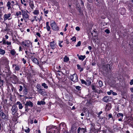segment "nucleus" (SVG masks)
Returning <instances> with one entry per match:
<instances>
[{
    "instance_id": "obj_15",
    "label": "nucleus",
    "mask_w": 133,
    "mask_h": 133,
    "mask_svg": "<svg viewBox=\"0 0 133 133\" xmlns=\"http://www.w3.org/2000/svg\"><path fill=\"white\" fill-rule=\"evenodd\" d=\"M31 60L32 62L35 64L38 65L39 64L38 61L36 58L34 57H32L31 58Z\"/></svg>"
},
{
    "instance_id": "obj_56",
    "label": "nucleus",
    "mask_w": 133,
    "mask_h": 133,
    "mask_svg": "<svg viewBox=\"0 0 133 133\" xmlns=\"http://www.w3.org/2000/svg\"><path fill=\"white\" fill-rule=\"evenodd\" d=\"M77 69H80L81 68V66H80L79 65V64H77Z\"/></svg>"
},
{
    "instance_id": "obj_49",
    "label": "nucleus",
    "mask_w": 133,
    "mask_h": 133,
    "mask_svg": "<svg viewBox=\"0 0 133 133\" xmlns=\"http://www.w3.org/2000/svg\"><path fill=\"white\" fill-rule=\"evenodd\" d=\"M36 35L38 36L39 37H41V35L40 33L39 32H37L36 33Z\"/></svg>"
},
{
    "instance_id": "obj_14",
    "label": "nucleus",
    "mask_w": 133,
    "mask_h": 133,
    "mask_svg": "<svg viewBox=\"0 0 133 133\" xmlns=\"http://www.w3.org/2000/svg\"><path fill=\"white\" fill-rule=\"evenodd\" d=\"M109 67V70H111L112 69V64L110 63L109 64H106L104 65V67Z\"/></svg>"
},
{
    "instance_id": "obj_38",
    "label": "nucleus",
    "mask_w": 133,
    "mask_h": 133,
    "mask_svg": "<svg viewBox=\"0 0 133 133\" xmlns=\"http://www.w3.org/2000/svg\"><path fill=\"white\" fill-rule=\"evenodd\" d=\"M81 82L82 84H84L85 85H86L87 84V82L86 81H85L83 79H81Z\"/></svg>"
},
{
    "instance_id": "obj_9",
    "label": "nucleus",
    "mask_w": 133,
    "mask_h": 133,
    "mask_svg": "<svg viewBox=\"0 0 133 133\" xmlns=\"http://www.w3.org/2000/svg\"><path fill=\"white\" fill-rule=\"evenodd\" d=\"M14 66H15V71H19L21 67L20 65H17L16 64H14L12 65V67L13 68H14Z\"/></svg>"
},
{
    "instance_id": "obj_46",
    "label": "nucleus",
    "mask_w": 133,
    "mask_h": 133,
    "mask_svg": "<svg viewBox=\"0 0 133 133\" xmlns=\"http://www.w3.org/2000/svg\"><path fill=\"white\" fill-rule=\"evenodd\" d=\"M2 42H3V44H6V42L5 40L4 39V38H3Z\"/></svg>"
},
{
    "instance_id": "obj_27",
    "label": "nucleus",
    "mask_w": 133,
    "mask_h": 133,
    "mask_svg": "<svg viewBox=\"0 0 133 133\" xmlns=\"http://www.w3.org/2000/svg\"><path fill=\"white\" fill-rule=\"evenodd\" d=\"M108 116L109 118H112V119L113 121V122H114V121L115 120L114 118L112 116V115L111 114H109Z\"/></svg>"
},
{
    "instance_id": "obj_18",
    "label": "nucleus",
    "mask_w": 133,
    "mask_h": 133,
    "mask_svg": "<svg viewBox=\"0 0 133 133\" xmlns=\"http://www.w3.org/2000/svg\"><path fill=\"white\" fill-rule=\"evenodd\" d=\"M16 104L18 105L19 108V109H21L23 108V106L22 103H21L20 102H18L16 103Z\"/></svg>"
},
{
    "instance_id": "obj_13",
    "label": "nucleus",
    "mask_w": 133,
    "mask_h": 133,
    "mask_svg": "<svg viewBox=\"0 0 133 133\" xmlns=\"http://www.w3.org/2000/svg\"><path fill=\"white\" fill-rule=\"evenodd\" d=\"M24 85L23 88L24 89L23 90V94L24 95H26L28 93V89Z\"/></svg>"
},
{
    "instance_id": "obj_54",
    "label": "nucleus",
    "mask_w": 133,
    "mask_h": 133,
    "mask_svg": "<svg viewBox=\"0 0 133 133\" xmlns=\"http://www.w3.org/2000/svg\"><path fill=\"white\" fill-rule=\"evenodd\" d=\"M6 44L7 45H10L11 44V43L10 42H8V41H7L6 42Z\"/></svg>"
},
{
    "instance_id": "obj_61",
    "label": "nucleus",
    "mask_w": 133,
    "mask_h": 133,
    "mask_svg": "<svg viewBox=\"0 0 133 133\" xmlns=\"http://www.w3.org/2000/svg\"><path fill=\"white\" fill-rule=\"evenodd\" d=\"M22 48L21 46H20L19 47V51H22Z\"/></svg>"
},
{
    "instance_id": "obj_32",
    "label": "nucleus",
    "mask_w": 133,
    "mask_h": 133,
    "mask_svg": "<svg viewBox=\"0 0 133 133\" xmlns=\"http://www.w3.org/2000/svg\"><path fill=\"white\" fill-rule=\"evenodd\" d=\"M76 89L78 90V91H80L81 90V87L79 86H76L75 87Z\"/></svg>"
},
{
    "instance_id": "obj_31",
    "label": "nucleus",
    "mask_w": 133,
    "mask_h": 133,
    "mask_svg": "<svg viewBox=\"0 0 133 133\" xmlns=\"http://www.w3.org/2000/svg\"><path fill=\"white\" fill-rule=\"evenodd\" d=\"M26 128V129H25V131L26 133H29L30 131V129L28 128Z\"/></svg>"
},
{
    "instance_id": "obj_55",
    "label": "nucleus",
    "mask_w": 133,
    "mask_h": 133,
    "mask_svg": "<svg viewBox=\"0 0 133 133\" xmlns=\"http://www.w3.org/2000/svg\"><path fill=\"white\" fill-rule=\"evenodd\" d=\"M76 29L77 31H79L80 30V28L78 26H77L76 28Z\"/></svg>"
},
{
    "instance_id": "obj_45",
    "label": "nucleus",
    "mask_w": 133,
    "mask_h": 133,
    "mask_svg": "<svg viewBox=\"0 0 133 133\" xmlns=\"http://www.w3.org/2000/svg\"><path fill=\"white\" fill-rule=\"evenodd\" d=\"M30 6L31 8L32 9H33L34 7V5L33 4H30Z\"/></svg>"
},
{
    "instance_id": "obj_33",
    "label": "nucleus",
    "mask_w": 133,
    "mask_h": 133,
    "mask_svg": "<svg viewBox=\"0 0 133 133\" xmlns=\"http://www.w3.org/2000/svg\"><path fill=\"white\" fill-rule=\"evenodd\" d=\"M22 13V12H21L20 11L17 12L16 13V15L17 16H18L19 15H21Z\"/></svg>"
},
{
    "instance_id": "obj_29",
    "label": "nucleus",
    "mask_w": 133,
    "mask_h": 133,
    "mask_svg": "<svg viewBox=\"0 0 133 133\" xmlns=\"http://www.w3.org/2000/svg\"><path fill=\"white\" fill-rule=\"evenodd\" d=\"M44 11L45 16H47L46 15V14L48 13L49 12L48 10H45V9H44Z\"/></svg>"
},
{
    "instance_id": "obj_21",
    "label": "nucleus",
    "mask_w": 133,
    "mask_h": 133,
    "mask_svg": "<svg viewBox=\"0 0 133 133\" xmlns=\"http://www.w3.org/2000/svg\"><path fill=\"white\" fill-rule=\"evenodd\" d=\"M16 52L15 51V50L14 49H12L11 50L10 52V53L11 54L12 56H14L15 55Z\"/></svg>"
},
{
    "instance_id": "obj_24",
    "label": "nucleus",
    "mask_w": 133,
    "mask_h": 133,
    "mask_svg": "<svg viewBox=\"0 0 133 133\" xmlns=\"http://www.w3.org/2000/svg\"><path fill=\"white\" fill-rule=\"evenodd\" d=\"M69 60V58L67 57L66 56H65L64 58V62H68Z\"/></svg>"
},
{
    "instance_id": "obj_23",
    "label": "nucleus",
    "mask_w": 133,
    "mask_h": 133,
    "mask_svg": "<svg viewBox=\"0 0 133 133\" xmlns=\"http://www.w3.org/2000/svg\"><path fill=\"white\" fill-rule=\"evenodd\" d=\"M86 56L85 55H80V57H79V60H82L83 61L85 58Z\"/></svg>"
},
{
    "instance_id": "obj_53",
    "label": "nucleus",
    "mask_w": 133,
    "mask_h": 133,
    "mask_svg": "<svg viewBox=\"0 0 133 133\" xmlns=\"http://www.w3.org/2000/svg\"><path fill=\"white\" fill-rule=\"evenodd\" d=\"M81 129V128L80 127H79L77 129V133H79L80 130Z\"/></svg>"
},
{
    "instance_id": "obj_62",
    "label": "nucleus",
    "mask_w": 133,
    "mask_h": 133,
    "mask_svg": "<svg viewBox=\"0 0 133 133\" xmlns=\"http://www.w3.org/2000/svg\"><path fill=\"white\" fill-rule=\"evenodd\" d=\"M88 48L90 50H91L92 49V47L90 46H89L88 47Z\"/></svg>"
},
{
    "instance_id": "obj_36",
    "label": "nucleus",
    "mask_w": 133,
    "mask_h": 133,
    "mask_svg": "<svg viewBox=\"0 0 133 133\" xmlns=\"http://www.w3.org/2000/svg\"><path fill=\"white\" fill-rule=\"evenodd\" d=\"M87 84H86V85H87V86H89L91 84V82L90 81H87Z\"/></svg>"
},
{
    "instance_id": "obj_6",
    "label": "nucleus",
    "mask_w": 133,
    "mask_h": 133,
    "mask_svg": "<svg viewBox=\"0 0 133 133\" xmlns=\"http://www.w3.org/2000/svg\"><path fill=\"white\" fill-rule=\"evenodd\" d=\"M70 77L71 80L74 82H76L78 81L77 76L76 74H74L73 75H71Z\"/></svg>"
},
{
    "instance_id": "obj_39",
    "label": "nucleus",
    "mask_w": 133,
    "mask_h": 133,
    "mask_svg": "<svg viewBox=\"0 0 133 133\" xmlns=\"http://www.w3.org/2000/svg\"><path fill=\"white\" fill-rule=\"evenodd\" d=\"M81 45V42L80 41H79L77 44L76 45V47L79 46H80Z\"/></svg>"
},
{
    "instance_id": "obj_17",
    "label": "nucleus",
    "mask_w": 133,
    "mask_h": 133,
    "mask_svg": "<svg viewBox=\"0 0 133 133\" xmlns=\"http://www.w3.org/2000/svg\"><path fill=\"white\" fill-rule=\"evenodd\" d=\"M12 78L13 80L15 81H18V79L17 77L14 75H12Z\"/></svg>"
},
{
    "instance_id": "obj_22",
    "label": "nucleus",
    "mask_w": 133,
    "mask_h": 133,
    "mask_svg": "<svg viewBox=\"0 0 133 133\" xmlns=\"http://www.w3.org/2000/svg\"><path fill=\"white\" fill-rule=\"evenodd\" d=\"M5 53V51L1 48H0V55H4Z\"/></svg>"
},
{
    "instance_id": "obj_57",
    "label": "nucleus",
    "mask_w": 133,
    "mask_h": 133,
    "mask_svg": "<svg viewBox=\"0 0 133 133\" xmlns=\"http://www.w3.org/2000/svg\"><path fill=\"white\" fill-rule=\"evenodd\" d=\"M111 91H112V90H110L109 92H107V94L108 95H110L112 93V92H111Z\"/></svg>"
},
{
    "instance_id": "obj_47",
    "label": "nucleus",
    "mask_w": 133,
    "mask_h": 133,
    "mask_svg": "<svg viewBox=\"0 0 133 133\" xmlns=\"http://www.w3.org/2000/svg\"><path fill=\"white\" fill-rule=\"evenodd\" d=\"M104 99L105 100H109V97H108L106 96V97H105L103 98V99Z\"/></svg>"
},
{
    "instance_id": "obj_35",
    "label": "nucleus",
    "mask_w": 133,
    "mask_h": 133,
    "mask_svg": "<svg viewBox=\"0 0 133 133\" xmlns=\"http://www.w3.org/2000/svg\"><path fill=\"white\" fill-rule=\"evenodd\" d=\"M103 68L106 71V72H109V67H104V65L103 66Z\"/></svg>"
},
{
    "instance_id": "obj_7",
    "label": "nucleus",
    "mask_w": 133,
    "mask_h": 133,
    "mask_svg": "<svg viewBox=\"0 0 133 133\" xmlns=\"http://www.w3.org/2000/svg\"><path fill=\"white\" fill-rule=\"evenodd\" d=\"M11 16L10 13H8V14H5L4 15V20L5 21L6 20H10L12 18H10Z\"/></svg>"
},
{
    "instance_id": "obj_60",
    "label": "nucleus",
    "mask_w": 133,
    "mask_h": 133,
    "mask_svg": "<svg viewBox=\"0 0 133 133\" xmlns=\"http://www.w3.org/2000/svg\"><path fill=\"white\" fill-rule=\"evenodd\" d=\"M103 133H106L107 132V130H104L102 131Z\"/></svg>"
},
{
    "instance_id": "obj_43",
    "label": "nucleus",
    "mask_w": 133,
    "mask_h": 133,
    "mask_svg": "<svg viewBox=\"0 0 133 133\" xmlns=\"http://www.w3.org/2000/svg\"><path fill=\"white\" fill-rule=\"evenodd\" d=\"M111 92H112L111 94L114 95H117V93L115 92H113V91L112 90L111 91Z\"/></svg>"
},
{
    "instance_id": "obj_10",
    "label": "nucleus",
    "mask_w": 133,
    "mask_h": 133,
    "mask_svg": "<svg viewBox=\"0 0 133 133\" xmlns=\"http://www.w3.org/2000/svg\"><path fill=\"white\" fill-rule=\"evenodd\" d=\"M0 116L3 119H6V115L4 113L3 111L1 110H0Z\"/></svg>"
},
{
    "instance_id": "obj_28",
    "label": "nucleus",
    "mask_w": 133,
    "mask_h": 133,
    "mask_svg": "<svg viewBox=\"0 0 133 133\" xmlns=\"http://www.w3.org/2000/svg\"><path fill=\"white\" fill-rule=\"evenodd\" d=\"M117 117H119L120 116L121 117V118H123V114L121 113H118L117 115Z\"/></svg>"
},
{
    "instance_id": "obj_30",
    "label": "nucleus",
    "mask_w": 133,
    "mask_h": 133,
    "mask_svg": "<svg viewBox=\"0 0 133 133\" xmlns=\"http://www.w3.org/2000/svg\"><path fill=\"white\" fill-rule=\"evenodd\" d=\"M107 129H108V131L110 132L111 133H113V131L109 127H107Z\"/></svg>"
},
{
    "instance_id": "obj_4",
    "label": "nucleus",
    "mask_w": 133,
    "mask_h": 133,
    "mask_svg": "<svg viewBox=\"0 0 133 133\" xmlns=\"http://www.w3.org/2000/svg\"><path fill=\"white\" fill-rule=\"evenodd\" d=\"M52 21V23L51 24V26L52 29L55 31H57L59 30V27L56 25V23L54 21Z\"/></svg>"
},
{
    "instance_id": "obj_59",
    "label": "nucleus",
    "mask_w": 133,
    "mask_h": 133,
    "mask_svg": "<svg viewBox=\"0 0 133 133\" xmlns=\"http://www.w3.org/2000/svg\"><path fill=\"white\" fill-rule=\"evenodd\" d=\"M21 3L22 4H24V5L25 6H26V3L24 4L23 3V2L22 1V0H21Z\"/></svg>"
},
{
    "instance_id": "obj_52",
    "label": "nucleus",
    "mask_w": 133,
    "mask_h": 133,
    "mask_svg": "<svg viewBox=\"0 0 133 133\" xmlns=\"http://www.w3.org/2000/svg\"><path fill=\"white\" fill-rule=\"evenodd\" d=\"M130 84L131 85H132L133 84V79L131 80L130 82Z\"/></svg>"
},
{
    "instance_id": "obj_64",
    "label": "nucleus",
    "mask_w": 133,
    "mask_h": 133,
    "mask_svg": "<svg viewBox=\"0 0 133 133\" xmlns=\"http://www.w3.org/2000/svg\"><path fill=\"white\" fill-rule=\"evenodd\" d=\"M130 90L132 92H133V87L130 88Z\"/></svg>"
},
{
    "instance_id": "obj_34",
    "label": "nucleus",
    "mask_w": 133,
    "mask_h": 133,
    "mask_svg": "<svg viewBox=\"0 0 133 133\" xmlns=\"http://www.w3.org/2000/svg\"><path fill=\"white\" fill-rule=\"evenodd\" d=\"M71 39L72 41H74L75 42L76 41V38L75 36H74L72 38H71Z\"/></svg>"
},
{
    "instance_id": "obj_40",
    "label": "nucleus",
    "mask_w": 133,
    "mask_h": 133,
    "mask_svg": "<svg viewBox=\"0 0 133 133\" xmlns=\"http://www.w3.org/2000/svg\"><path fill=\"white\" fill-rule=\"evenodd\" d=\"M107 34H109L110 33V30L108 29H106L104 31Z\"/></svg>"
},
{
    "instance_id": "obj_2",
    "label": "nucleus",
    "mask_w": 133,
    "mask_h": 133,
    "mask_svg": "<svg viewBox=\"0 0 133 133\" xmlns=\"http://www.w3.org/2000/svg\"><path fill=\"white\" fill-rule=\"evenodd\" d=\"M22 13L23 17L24 20H28L29 19V16L27 14L26 11L25 10H21ZM25 22H26V21H25Z\"/></svg>"
},
{
    "instance_id": "obj_12",
    "label": "nucleus",
    "mask_w": 133,
    "mask_h": 133,
    "mask_svg": "<svg viewBox=\"0 0 133 133\" xmlns=\"http://www.w3.org/2000/svg\"><path fill=\"white\" fill-rule=\"evenodd\" d=\"M14 5V4H11V3L9 1L6 4V6L8 7V10L11 9V6H13Z\"/></svg>"
},
{
    "instance_id": "obj_16",
    "label": "nucleus",
    "mask_w": 133,
    "mask_h": 133,
    "mask_svg": "<svg viewBox=\"0 0 133 133\" xmlns=\"http://www.w3.org/2000/svg\"><path fill=\"white\" fill-rule=\"evenodd\" d=\"M88 102L86 103V105L87 106H89L91 105H92V103H93L92 102V100H88Z\"/></svg>"
},
{
    "instance_id": "obj_3",
    "label": "nucleus",
    "mask_w": 133,
    "mask_h": 133,
    "mask_svg": "<svg viewBox=\"0 0 133 133\" xmlns=\"http://www.w3.org/2000/svg\"><path fill=\"white\" fill-rule=\"evenodd\" d=\"M37 89L38 92L42 95L45 96L46 95V92L44 89H42L41 87H37Z\"/></svg>"
},
{
    "instance_id": "obj_37",
    "label": "nucleus",
    "mask_w": 133,
    "mask_h": 133,
    "mask_svg": "<svg viewBox=\"0 0 133 133\" xmlns=\"http://www.w3.org/2000/svg\"><path fill=\"white\" fill-rule=\"evenodd\" d=\"M98 83H99V86L100 87H101L103 85V83L102 81H99L98 82Z\"/></svg>"
},
{
    "instance_id": "obj_8",
    "label": "nucleus",
    "mask_w": 133,
    "mask_h": 133,
    "mask_svg": "<svg viewBox=\"0 0 133 133\" xmlns=\"http://www.w3.org/2000/svg\"><path fill=\"white\" fill-rule=\"evenodd\" d=\"M17 109L18 108L16 105H14L12 106L11 110L12 111V114L13 115H14L17 112Z\"/></svg>"
},
{
    "instance_id": "obj_44",
    "label": "nucleus",
    "mask_w": 133,
    "mask_h": 133,
    "mask_svg": "<svg viewBox=\"0 0 133 133\" xmlns=\"http://www.w3.org/2000/svg\"><path fill=\"white\" fill-rule=\"evenodd\" d=\"M46 28L47 29V30L48 31H49L50 30V29H51V28L49 26H46Z\"/></svg>"
},
{
    "instance_id": "obj_50",
    "label": "nucleus",
    "mask_w": 133,
    "mask_h": 133,
    "mask_svg": "<svg viewBox=\"0 0 133 133\" xmlns=\"http://www.w3.org/2000/svg\"><path fill=\"white\" fill-rule=\"evenodd\" d=\"M63 42V41H59V46L61 47H62V45L61 44V43H62Z\"/></svg>"
},
{
    "instance_id": "obj_58",
    "label": "nucleus",
    "mask_w": 133,
    "mask_h": 133,
    "mask_svg": "<svg viewBox=\"0 0 133 133\" xmlns=\"http://www.w3.org/2000/svg\"><path fill=\"white\" fill-rule=\"evenodd\" d=\"M96 64V63L95 62H93L92 63V65L93 66L95 65Z\"/></svg>"
},
{
    "instance_id": "obj_42",
    "label": "nucleus",
    "mask_w": 133,
    "mask_h": 133,
    "mask_svg": "<svg viewBox=\"0 0 133 133\" xmlns=\"http://www.w3.org/2000/svg\"><path fill=\"white\" fill-rule=\"evenodd\" d=\"M23 89V87L21 85L19 86V91L21 92L22 91Z\"/></svg>"
},
{
    "instance_id": "obj_41",
    "label": "nucleus",
    "mask_w": 133,
    "mask_h": 133,
    "mask_svg": "<svg viewBox=\"0 0 133 133\" xmlns=\"http://www.w3.org/2000/svg\"><path fill=\"white\" fill-rule=\"evenodd\" d=\"M6 26L5 28V29L4 30V31H8L9 30L7 26V24L6 23Z\"/></svg>"
},
{
    "instance_id": "obj_11",
    "label": "nucleus",
    "mask_w": 133,
    "mask_h": 133,
    "mask_svg": "<svg viewBox=\"0 0 133 133\" xmlns=\"http://www.w3.org/2000/svg\"><path fill=\"white\" fill-rule=\"evenodd\" d=\"M51 48L53 50L55 49L56 48V44L54 41L51 42L50 43Z\"/></svg>"
},
{
    "instance_id": "obj_26",
    "label": "nucleus",
    "mask_w": 133,
    "mask_h": 133,
    "mask_svg": "<svg viewBox=\"0 0 133 133\" xmlns=\"http://www.w3.org/2000/svg\"><path fill=\"white\" fill-rule=\"evenodd\" d=\"M33 13L35 15H37L39 14V12L38 10H35Z\"/></svg>"
},
{
    "instance_id": "obj_5",
    "label": "nucleus",
    "mask_w": 133,
    "mask_h": 133,
    "mask_svg": "<svg viewBox=\"0 0 133 133\" xmlns=\"http://www.w3.org/2000/svg\"><path fill=\"white\" fill-rule=\"evenodd\" d=\"M25 111H28V106L32 107L33 106L32 103L30 101H26V103L25 104Z\"/></svg>"
},
{
    "instance_id": "obj_19",
    "label": "nucleus",
    "mask_w": 133,
    "mask_h": 133,
    "mask_svg": "<svg viewBox=\"0 0 133 133\" xmlns=\"http://www.w3.org/2000/svg\"><path fill=\"white\" fill-rule=\"evenodd\" d=\"M91 87L92 90L94 91V92H97V90L96 89V86H95L94 84H92L91 85Z\"/></svg>"
},
{
    "instance_id": "obj_51",
    "label": "nucleus",
    "mask_w": 133,
    "mask_h": 133,
    "mask_svg": "<svg viewBox=\"0 0 133 133\" xmlns=\"http://www.w3.org/2000/svg\"><path fill=\"white\" fill-rule=\"evenodd\" d=\"M64 125H65V124L64 123H61L60 125V127H61V126H62V127H63Z\"/></svg>"
},
{
    "instance_id": "obj_1",
    "label": "nucleus",
    "mask_w": 133,
    "mask_h": 133,
    "mask_svg": "<svg viewBox=\"0 0 133 133\" xmlns=\"http://www.w3.org/2000/svg\"><path fill=\"white\" fill-rule=\"evenodd\" d=\"M22 45L24 50H26L25 53L27 55L29 53H30L32 49V43L29 41H25L22 42Z\"/></svg>"
},
{
    "instance_id": "obj_20",
    "label": "nucleus",
    "mask_w": 133,
    "mask_h": 133,
    "mask_svg": "<svg viewBox=\"0 0 133 133\" xmlns=\"http://www.w3.org/2000/svg\"><path fill=\"white\" fill-rule=\"evenodd\" d=\"M38 105H44L45 104V102L44 101H38L37 103Z\"/></svg>"
},
{
    "instance_id": "obj_63",
    "label": "nucleus",
    "mask_w": 133,
    "mask_h": 133,
    "mask_svg": "<svg viewBox=\"0 0 133 133\" xmlns=\"http://www.w3.org/2000/svg\"><path fill=\"white\" fill-rule=\"evenodd\" d=\"M66 43L67 44H68L69 43V41H68L67 39H66Z\"/></svg>"
},
{
    "instance_id": "obj_48",
    "label": "nucleus",
    "mask_w": 133,
    "mask_h": 133,
    "mask_svg": "<svg viewBox=\"0 0 133 133\" xmlns=\"http://www.w3.org/2000/svg\"><path fill=\"white\" fill-rule=\"evenodd\" d=\"M22 61H23V63L24 64H25L26 62V60L24 58H23L22 59Z\"/></svg>"
},
{
    "instance_id": "obj_25",
    "label": "nucleus",
    "mask_w": 133,
    "mask_h": 133,
    "mask_svg": "<svg viewBox=\"0 0 133 133\" xmlns=\"http://www.w3.org/2000/svg\"><path fill=\"white\" fill-rule=\"evenodd\" d=\"M42 86L44 87V88L45 89H47L48 88V87L47 85L45 83H43L42 84Z\"/></svg>"
}]
</instances>
